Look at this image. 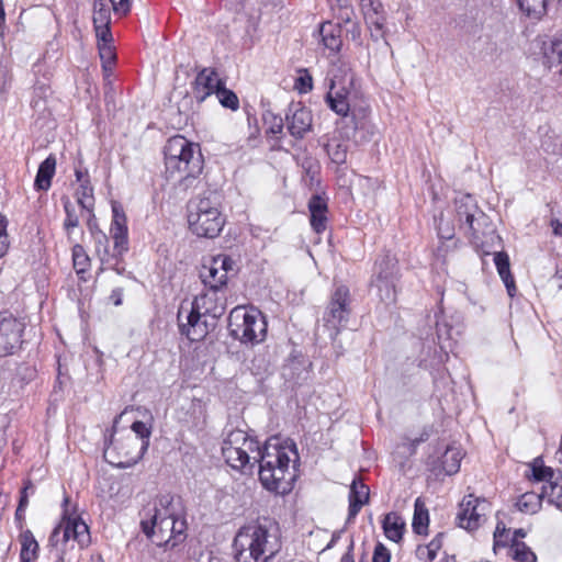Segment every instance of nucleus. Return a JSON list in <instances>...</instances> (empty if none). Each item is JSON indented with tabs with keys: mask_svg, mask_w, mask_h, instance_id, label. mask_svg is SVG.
Here are the masks:
<instances>
[{
	"mask_svg": "<svg viewBox=\"0 0 562 562\" xmlns=\"http://www.w3.org/2000/svg\"><path fill=\"white\" fill-rule=\"evenodd\" d=\"M139 446L137 438H134L131 434L120 437V438H113V435L111 436V439L109 443L104 448V459L106 462L112 464L113 467L120 468V469H126L135 465L137 462H133L128 460V464H125V460L123 457L120 456L122 452H128L131 451H138Z\"/></svg>",
	"mask_w": 562,
	"mask_h": 562,
	"instance_id": "obj_16",
	"label": "nucleus"
},
{
	"mask_svg": "<svg viewBox=\"0 0 562 562\" xmlns=\"http://www.w3.org/2000/svg\"><path fill=\"white\" fill-rule=\"evenodd\" d=\"M95 34L98 37V46L100 44H110L112 41V34L110 31V24H94Z\"/></svg>",
	"mask_w": 562,
	"mask_h": 562,
	"instance_id": "obj_51",
	"label": "nucleus"
},
{
	"mask_svg": "<svg viewBox=\"0 0 562 562\" xmlns=\"http://www.w3.org/2000/svg\"><path fill=\"white\" fill-rule=\"evenodd\" d=\"M285 125L294 139H303L313 127L312 111L300 102L290 103L285 112Z\"/></svg>",
	"mask_w": 562,
	"mask_h": 562,
	"instance_id": "obj_13",
	"label": "nucleus"
},
{
	"mask_svg": "<svg viewBox=\"0 0 562 562\" xmlns=\"http://www.w3.org/2000/svg\"><path fill=\"white\" fill-rule=\"evenodd\" d=\"M182 513L180 503L170 495H162L156 502L153 508L145 510L140 521L143 532H148L158 520L170 519Z\"/></svg>",
	"mask_w": 562,
	"mask_h": 562,
	"instance_id": "obj_15",
	"label": "nucleus"
},
{
	"mask_svg": "<svg viewBox=\"0 0 562 562\" xmlns=\"http://www.w3.org/2000/svg\"><path fill=\"white\" fill-rule=\"evenodd\" d=\"M456 211L460 227L462 228L480 209L472 195L464 194L456 200Z\"/></svg>",
	"mask_w": 562,
	"mask_h": 562,
	"instance_id": "obj_29",
	"label": "nucleus"
},
{
	"mask_svg": "<svg viewBox=\"0 0 562 562\" xmlns=\"http://www.w3.org/2000/svg\"><path fill=\"white\" fill-rule=\"evenodd\" d=\"M326 150L333 162L337 165L346 162L348 146L345 143L334 139L326 145Z\"/></svg>",
	"mask_w": 562,
	"mask_h": 562,
	"instance_id": "obj_43",
	"label": "nucleus"
},
{
	"mask_svg": "<svg viewBox=\"0 0 562 562\" xmlns=\"http://www.w3.org/2000/svg\"><path fill=\"white\" fill-rule=\"evenodd\" d=\"M543 64L551 68L562 63V35L544 42L542 46Z\"/></svg>",
	"mask_w": 562,
	"mask_h": 562,
	"instance_id": "obj_33",
	"label": "nucleus"
},
{
	"mask_svg": "<svg viewBox=\"0 0 562 562\" xmlns=\"http://www.w3.org/2000/svg\"><path fill=\"white\" fill-rule=\"evenodd\" d=\"M311 226L317 233L325 232L327 227V202L321 195H313L308 202Z\"/></svg>",
	"mask_w": 562,
	"mask_h": 562,
	"instance_id": "obj_22",
	"label": "nucleus"
},
{
	"mask_svg": "<svg viewBox=\"0 0 562 562\" xmlns=\"http://www.w3.org/2000/svg\"><path fill=\"white\" fill-rule=\"evenodd\" d=\"M64 209L66 213V218L64 221V229L66 231L67 237L71 239L72 229L78 227L79 225V216L76 213V209L74 204L69 201V199H64Z\"/></svg>",
	"mask_w": 562,
	"mask_h": 562,
	"instance_id": "obj_42",
	"label": "nucleus"
},
{
	"mask_svg": "<svg viewBox=\"0 0 562 562\" xmlns=\"http://www.w3.org/2000/svg\"><path fill=\"white\" fill-rule=\"evenodd\" d=\"M532 479L536 482H543L544 484H554V471L544 467L540 459H536L531 465Z\"/></svg>",
	"mask_w": 562,
	"mask_h": 562,
	"instance_id": "obj_41",
	"label": "nucleus"
},
{
	"mask_svg": "<svg viewBox=\"0 0 562 562\" xmlns=\"http://www.w3.org/2000/svg\"><path fill=\"white\" fill-rule=\"evenodd\" d=\"M391 555L389 550L382 544L379 543L375 546L372 562H390Z\"/></svg>",
	"mask_w": 562,
	"mask_h": 562,
	"instance_id": "obj_59",
	"label": "nucleus"
},
{
	"mask_svg": "<svg viewBox=\"0 0 562 562\" xmlns=\"http://www.w3.org/2000/svg\"><path fill=\"white\" fill-rule=\"evenodd\" d=\"M55 170L56 158L54 155H49L38 167L34 181V187L37 191H47L50 188Z\"/></svg>",
	"mask_w": 562,
	"mask_h": 562,
	"instance_id": "obj_27",
	"label": "nucleus"
},
{
	"mask_svg": "<svg viewBox=\"0 0 562 562\" xmlns=\"http://www.w3.org/2000/svg\"><path fill=\"white\" fill-rule=\"evenodd\" d=\"M542 495H546L549 503L555 505L562 510V484L555 482L554 484H543Z\"/></svg>",
	"mask_w": 562,
	"mask_h": 562,
	"instance_id": "obj_46",
	"label": "nucleus"
},
{
	"mask_svg": "<svg viewBox=\"0 0 562 562\" xmlns=\"http://www.w3.org/2000/svg\"><path fill=\"white\" fill-rule=\"evenodd\" d=\"M351 550H352V546H350L349 551H348V552H346V553L342 555V558H341L340 562H355V561H353V557H352V554H351Z\"/></svg>",
	"mask_w": 562,
	"mask_h": 562,
	"instance_id": "obj_64",
	"label": "nucleus"
},
{
	"mask_svg": "<svg viewBox=\"0 0 562 562\" xmlns=\"http://www.w3.org/2000/svg\"><path fill=\"white\" fill-rule=\"evenodd\" d=\"M9 248V240L7 234V221L0 214V258L3 257Z\"/></svg>",
	"mask_w": 562,
	"mask_h": 562,
	"instance_id": "obj_54",
	"label": "nucleus"
},
{
	"mask_svg": "<svg viewBox=\"0 0 562 562\" xmlns=\"http://www.w3.org/2000/svg\"><path fill=\"white\" fill-rule=\"evenodd\" d=\"M267 321L257 308L235 307L228 318L229 334L241 344H260L267 336Z\"/></svg>",
	"mask_w": 562,
	"mask_h": 562,
	"instance_id": "obj_5",
	"label": "nucleus"
},
{
	"mask_svg": "<svg viewBox=\"0 0 562 562\" xmlns=\"http://www.w3.org/2000/svg\"><path fill=\"white\" fill-rule=\"evenodd\" d=\"M364 20L370 30L372 40L379 41L384 38L386 34V18L384 12L379 14H370V16L364 18Z\"/></svg>",
	"mask_w": 562,
	"mask_h": 562,
	"instance_id": "obj_38",
	"label": "nucleus"
},
{
	"mask_svg": "<svg viewBox=\"0 0 562 562\" xmlns=\"http://www.w3.org/2000/svg\"><path fill=\"white\" fill-rule=\"evenodd\" d=\"M361 9L363 11L364 18L370 16V14H379L383 13V4L380 0H360Z\"/></svg>",
	"mask_w": 562,
	"mask_h": 562,
	"instance_id": "obj_50",
	"label": "nucleus"
},
{
	"mask_svg": "<svg viewBox=\"0 0 562 562\" xmlns=\"http://www.w3.org/2000/svg\"><path fill=\"white\" fill-rule=\"evenodd\" d=\"M77 542L80 547L87 546L90 535L87 524L80 518H66L53 530L49 536L50 553L56 557V562H61L69 541Z\"/></svg>",
	"mask_w": 562,
	"mask_h": 562,
	"instance_id": "obj_7",
	"label": "nucleus"
},
{
	"mask_svg": "<svg viewBox=\"0 0 562 562\" xmlns=\"http://www.w3.org/2000/svg\"><path fill=\"white\" fill-rule=\"evenodd\" d=\"M370 496V491L368 485H366L361 477L356 476L349 490V508H348V521L353 520L362 506L368 504Z\"/></svg>",
	"mask_w": 562,
	"mask_h": 562,
	"instance_id": "obj_21",
	"label": "nucleus"
},
{
	"mask_svg": "<svg viewBox=\"0 0 562 562\" xmlns=\"http://www.w3.org/2000/svg\"><path fill=\"white\" fill-rule=\"evenodd\" d=\"M442 547V533L437 535L427 546L428 560L434 561Z\"/></svg>",
	"mask_w": 562,
	"mask_h": 562,
	"instance_id": "obj_57",
	"label": "nucleus"
},
{
	"mask_svg": "<svg viewBox=\"0 0 562 562\" xmlns=\"http://www.w3.org/2000/svg\"><path fill=\"white\" fill-rule=\"evenodd\" d=\"M438 235H439L440 238L450 239L454 235L453 228H450L448 225L445 227L443 226V221L440 220V222L438 224Z\"/></svg>",
	"mask_w": 562,
	"mask_h": 562,
	"instance_id": "obj_61",
	"label": "nucleus"
},
{
	"mask_svg": "<svg viewBox=\"0 0 562 562\" xmlns=\"http://www.w3.org/2000/svg\"><path fill=\"white\" fill-rule=\"evenodd\" d=\"M508 533V530L506 529L505 525L503 522H498L496 526V529L494 531V551L501 547L505 548L507 547V542H502V538L505 537V535Z\"/></svg>",
	"mask_w": 562,
	"mask_h": 562,
	"instance_id": "obj_56",
	"label": "nucleus"
},
{
	"mask_svg": "<svg viewBox=\"0 0 562 562\" xmlns=\"http://www.w3.org/2000/svg\"><path fill=\"white\" fill-rule=\"evenodd\" d=\"M77 202L81 205L82 209L91 212L94 204L93 198V189L88 183H81L79 189L77 190Z\"/></svg>",
	"mask_w": 562,
	"mask_h": 562,
	"instance_id": "obj_44",
	"label": "nucleus"
},
{
	"mask_svg": "<svg viewBox=\"0 0 562 562\" xmlns=\"http://www.w3.org/2000/svg\"><path fill=\"white\" fill-rule=\"evenodd\" d=\"M21 562H34L38 557V543L31 530H25L20 536Z\"/></svg>",
	"mask_w": 562,
	"mask_h": 562,
	"instance_id": "obj_32",
	"label": "nucleus"
},
{
	"mask_svg": "<svg viewBox=\"0 0 562 562\" xmlns=\"http://www.w3.org/2000/svg\"><path fill=\"white\" fill-rule=\"evenodd\" d=\"M398 267L395 256L386 252L382 255L374 266L375 280H395L397 281Z\"/></svg>",
	"mask_w": 562,
	"mask_h": 562,
	"instance_id": "obj_24",
	"label": "nucleus"
},
{
	"mask_svg": "<svg viewBox=\"0 0 562 562\" xmlns=\"http://www.w3.org/2000/svg\"><path fill=\"white\" fill-rule=\"evenodd\" d=\"M508 554L518 562H536L537 557L531 549L522 541L510 539V548Z\"/></svg>",
	"mask_w": 562,
	"mask_h": 562,
	"instance_id": "obj_36",
	"label": "nucleus"
},
{
	"mask_svg": "<svg viewBox=\"0 0 562 562\" xmlns=\"http://www.w3.org/2000/svg\"><path fill=\"white\" fill-rule=\"evenodd\" d=\"M111 12L105 0H94L93 24H110Z\"/></svg>",
	"mask_w": 562,
	"mask_h": 562,
	"instance_id": "obj_45",
	"label": "nucleus"
},
{
	"mask_svg": "<svg viewBox=\"0 0 562 562\" xmlns=\"http://www.w3.org/2000/svg\"><path fill=\"white\" fill-rule=\"evenodd\" d=\"M371 285L376 290V296L380 302L386 306L396 302V281L395 280H375L372 279Z\"/></svg>",
	"mask_w": 562,
	"mask_h": 562,
	"instance_id": "obj_30",
	"label": "nucleus"
},
{
	"mask_svg": "<svg viewBox=\"0 0 562 562\" xmlns=\"http://www.w3.org/2000/svg\"><path fill=\"white\" fill-rule=\"evenodd\" d=\"M255 464H259V479L269 491L285 494L293 487L295 463L299 454L293 442H281L279 438L269 439L263 448L259 447L257 456H252Z\"/></svg>",
	"mask_w": 562,
	"mask_h": 562,
	"instance_id": "obj_1",
	"label": "nucleus"
},
{
	"mask_svg": "<svg viewBox=\"0 0 562 562\" xmlns=\"http://www.w3.org/2000/svg\"><path fill=\"white\" fill-rule=\"evenodd\" d=\"M349 92L345 89H336L335 82L331 81L330 90L326 94V103L336 114L342 116L341 123L345 124L344 136L351 138L357 131L355 115L349 116L350 104L348 100Z\"/></svg>",
	"mask_w": 562,
	"mask_h": 562,
	"instance_id": "obj_12",
	"label": "nucleus"
},
{
	"mask_svg": "<svg viewBox=\"0 0 562 562\" xmlns=\"http://www.w3.org/2000/svg\"><path fill=\"white\" fill-rule=\"evenodd\" d=\"M72 262L78 274L87 272L90 267V257L80 244L72 246Z\"/></svg>",
	"mask_w": 562,
	"mask_h": 562,
	"instance_id": "obj_40",
	"label": "nucleus"
},
{
	"mask_svg": "<svg viewBox=\"0 0 562 562\" xmlns=\"http://www.w3.org/2000/svg\"><path fill=\"white\" fill-rule=\"evenodd\" d=\"M259 443L241 429L227 432L222 443V456L234 470L251 471L255 468L252 456H257Z\"/></svg>",
	"mask_w": 562,
	"mask_h": 562,
	"instance_id": "obj_6",
	"label": "nucleus"
},
{
	"mask_svg": "<svg viewBox=\"0 0 562 562\" xmlns=\"http://www.w3.org/2000/svg\"><path fill=\"white\" fill-rule=\"evenodd\" d=\"M186 529L187 522L182 513H180L170 519L158 520V522L153 526V529L144 533L149 538H156L158 544H169L175 540L171 543V547H173L177 544L178 538L184 535Z\"/></svg>",
	"mask_w": 562,
	"mask_h": 562,
	"instance_id": "obj_14",
	"label": "nucleus"
},
{
	"mask_svg": "<svg viewBox=\"0 0 562 562\" xmlns=\"http://www.w3.org/2000/svg\"><path fill=\"white\" fill-rule=\"evenodd\" d=\"M542 497H546L542 492L540 494L525 493L519 497L516 506L522 513L535 514L540 508Z\"/></svg>",
	"mask_w": 562,
	"mask_h": 562,
	"instance_id": "obj_39",
	"label": "nucleus"
},
{
	"mask_svg": "<svg viewBox=\"0 0 562 562\" xmlns=\"http://www.w3.org/2000/svg\"><path fill=\"white\" fill-rule=\"evenodd\" d=\"M323 45L330 52L337 53L342 44L341 27L338 23L324 22L319 27Z\"/></svg>",
	"mask_w": 562,
	"mask_h": 562,
	"instance_id": "obj_26",
	"label": "nucleus"
},
{
	"mask_svg": "<svg viewBox=\"0 0 562 562\" xmlns=\"http://www.w3.org/2000/svg\"><path fill=\"white\" fill-rule=\"evenodd\" d=\"M115 14L126 15L131 10L130 0H109Z\"/></svg>",
	"mask_w": 562,
	"mask_h": 562,
	"instance_id": "obj_58",
	"label": "nucleus"
},
{
	"mask_svg": "<svg viewBox=\"0 0 562 562\" xmlns=\"http://www.w3.org/2000/svg\"><path fill=\"white\" fill-rule=\"evenodd\" d=\"M494 263L496 266L497 272L503 280L507 292L510 296H514V292L516 291L515 280L510 273V263L509 257L504 251H498L494 254Z\"/></svg>",
	"mask_w": 562,
	"mask_h": 562,
	"instance_id": "obj_28",
	"label": "nucleus"
},
{
	"mask_svg": "<svg viewBox=\"0 0 562 562\" xmlns=\"http://www.w3.org/2000/svg\"><path fill=\"white\" fill-rule=\"evenodd\" d=\"M553 234L555 236L562 237V221L554 218L550 223Z\"/></svg>",
	"mask_w": 562,
	"mask_h": 562,
	"instance_id": "obj_63",
	"label": "nucleus"
},
{
	"mask_svg": "<svg viewBox=\"0 0 562 562\" xmlns=\"http://www.w3.org/2000/svg\"><path fill=\"white\" fill-rule=\"evenodd\" d=\"M265 122L267 124H269V127H268L269 133L281 134L283 132L285 119L283 120L281 116L271 114L270 121H268V119L265 117Z\"/></svg>",
	"mask_w": 562,
	"mask_h": 562,
	"instance_id": "obj_53",
	"label": "nucleus"
},
{
	"mask_svg": "<svg viewBox=\"0 0 562 562\" xmlns=\"http://www.w3.org/2000/svg\"><path fill=\"white\" fill-rule=\"evenodd\" d=\"M223 85L224 83L222 82V80L218 78L217 74L214 70L210 68H204L195 77L193 88L194 98L199 102H202L210 94L216 93Z\"/></svg>",
	"mask_w": 562,
	"mask_h": 562,
	"instance_id": "obj_20",
	"label": "nucleus"
},
{
	"mask_svg": "<svg viewBox=\"0 0 562 562\" xmlns=\"http://www.w3.org/2000/svg\"><path fill=\"white\" fill-rule=\"evenodd\" d=\"M405 526L404 519L395 512L387 513L382 520L385 537L396 543L403 539Z\"/></svg>",
	"mask_w": 562,
	"mask_h": 562,
	"instance_id": "obj_25",
	"label": "nucleus"
},
{
	"mask_svg": "<svg viewBox=\"0 0 562 562\" xmlns=\"http://www.w3.org/2000/svg\"><path fill=\"white\" fill-rule=\"evenodd\" d=\"M98 47L104 71L112 70L116 59L114 48L111 44H100Z\"/></svg>",
	"mask_w": 562,
	"mask_h": 562,
	"instance_id": "obj_48",
	"label": "nucleus"
},
{
	"mask_svg": "<svg viewBox=\"0 0 562 562\" xmlns=\"http://www.w3.org/2000/svg\"><path fill=\"white\" fill-rule=\"evenodd\" d=\"M30 488H33V485L31 482H27L21 492V497H20V502L18 505V507H20V512H25V508L27 507V504H29L27 491Z\"/></svg>",
	"mask_w": 562,
	"mask_h": 562,
	"instance_id": "obj_60",
	"label": "nucleus"
},
{
	"mask_svg": "<svg viewBox=\"0 0 562 562\" xmlns=\"http://www.w3.org/2000/svg\"><path fill=\"white\" fill-rule=\"evenodd\" d=\"M516 2L530 19L540 20L547 13L548 0H516Z\"/></svg>",
	"mask_w": 562,
	"mask_h": 562,
	"instance_id": "obj_35",
	"label": "nucleus"
},
{
	"mask_svg": "<svg viewBox=\"0 0 562 562\" xmlns=\"http://www.w3.org/2000/svg\"><path fill=\"white\" fill-rule=\"evenodd\" d=\"M218 102L227 109L236 111L239 108V100L237 95L232 91L225 88L223 85L221 89L215 93Z\"/></svg>",
	"mask_w": 562,
	"mask_h": 562,
	"instance_id": "obj_47",
	"label": "nucleus"
},
{
	"mask_svg": "<svg viewBox=\"0 0 562 562\" xmlns=\"http://www.w3.org/2000/svg\"><path fill=\"white\" fill-rule=\"evenodd\" d=\"M462 228L467 231L475 243L482 241L483 236L494 233L490 217L481 210Z\"/></svg>",
	"mask_w": 562,
	"mask_h": 562,
	"instance_id": "obj_23",
	"label": "nucleus"
},
{
	"mask_svg": "<svg viewBox=\"0 0 562 562\" xmlns=\"http://www.w3.org/2000/svg\"><path fill=\"white\" fill-rule=\"evenodd\" d=\"M485 502H480L477 498H473L469 495L463 498L460 505V513L458 514L459 526L467 530H475L485 520V514L483 507Z\"/></svg>",
	"mask_w": 562,
	"mask_h": 562,
	"instance_id": "obj_18",
	"label": "nucleus"
},
{
	"mask_svg": "<svg viewBox=\"0 0 562 562\" xmlns=\"http://www.w3.org/2000/svg\"><path fill=\"white\" fill-rule=\"evenodd\" d=\"M110 300L115 306H120L123 302V289L115 288L110 294Z\"/></svg>",
	"mask_w": 562,
	"mask_h": 562,
	"instance_id": "obj_62",
	"label": "nucleus"
},
{
	"mask_svg": "<svg viewBox=\"0 0 562 562\" xmlns=\"http://www.w3.org/2000/svg\"><path fill=\"white\" fill-rule=\"evenodd\" d=\"M269 361L265 358V356H256L251 361L249 369L254 374H261L268 370Z\"/></svg>",
	"mask_w": 562,
	"mask_h": 562,
	"instance_id": "obj_52",
	"label": "nucleus"
},
{
	"mask_svg": "<svg viewBox=\"0 0 562 562\" xmlns=\"http://www.w3.org/2000/svg\"><path fill=\"white\" fill-rule=\"evenodd\" d=\"M351 314V296L348 286L338 285L329 297L323 314L324 326L329 329V336L335 339L340 329L347 324Z\"/></svg>",
	"mask_w": 562,
	"mask_h": 562,
	"instance_id": "obj_8",
	"label": "nucleus"
},
{
	"mask_svg": "<svg viewBox=\"0 0 562 562\" xmlns=\"http://www.w3.org/2000/svg\"><path fill=\"white\" fill-rule=\"evenodd\" d=\"M233 547L236 562H269L281 549L279 526L269 518L251 521L239 528Z\"/></svg>",
	"mask_w": 562,
	"mask_h": 562,
	"instance_id": "obj_2",
	"label": "nucleus"
},
{
	"mask_svg": "<svg viewBox=\"0 0 562 562\" xmlns=\"http://www.w3.org/2000/svg\"><path fill=\"white\" fill-rule=\"evenodd\" d=\"M91 235L94 241L95 254L99 251V249H102L110 245L106 234H104L101 229H93L91 227Z\"/></svg>",
	"mask_w": 562,
	"mask_h": 562,
	"instance_id": "obj_55",
	"label": "nucleus"
},
{
	"mask_svg": "<svg viewBox=\"0 0 562 562\" xmlns=\"http://www.w3.org/2000/svg\"><path fill=\"white\" fill-rule=\"evenodd\" d=\"M95 255L101 261L100 271H103L104 269H112L116 271L119 274H122L124 272V267H120L123 262V256H115L114 248L111 252L110 245L102 249H99V251Z\"/></svg>",
	"mask_w": 562,
	"mask_h": 562,
	"instance_id": "obj_34",
	"label": "nucleus"
},
{
	"mask_svg": "<svg viewBox=\"0 0 562 562\" xmlns=\"http://www.w3.org/2000/svg\"><path fill=\"white\" fill-rule=\"evenodd\" d=\"M294 87L300 93H307L313 89V78L307 69L300 70Z\"/></svg>",
	"mask_w": 562,
	"mask_h": 562,
	"instance_id": "obj_49",
	"label": "nucleus"
},
{
	"mask_svg": "<svg viewBox=\"0 0 562 562\" xmlns=\"http://www.w3.org/2000/svg\"><path fill=\"white\" fill-rule=\"evenodd\" d=\"M164 154L166 178L177 180L181 190L195 188L204 167L200 145L176 135L168 139Z\"/></svg>",
	"mask_w": 562,
	"mask_h": 562,
	"instance_id": "obj_3",
	"label": "nucleus"
},
{
	"mask_svg": "<svg viewBox=\"0 0 562 562\" xmlns=\"http://www.w3.org/2000/svg\"><path fill=\"white\" fill-rule=\"evenodd\" d=\"M151 422H153V416L150 414H148L147 422L135 420L132 423L131 429L135 434V436H133V437L137 438L139 450L131 451V453L122 452L120 458L123 457L124 460L126 459V461H124L125 464L126 463L128 464V460L133 461V462H138L144 457L145 452L147 451V449L149 447V439L151 436V428H153Z\"/></svg>",
	"mask_w": 562,
	"mask_h": 562,
	"instance_id": "obj_19",
	"label": "nucleus"
},
{
	"mask_svg": "<svg viewBox=\"0 0 562 562\" xmlns=\"http://www.w3.org/2000/svg\"><path fill=\"white\" fill-rule=\"evenodd\" d=\"M234 260L224 254L212 257L200 270V278L205 286L216 292L227 284L228 273L234 270Z\"/></svg>",
	"mask_w": 562,
	"mask_h": 562,
	"instance_id": "obj_11",
	"label": "nucleus"
},
{
	"mask_svg": "<svg viewBox=\"0 0 562 562\" xmlns=\"http://www.w3.org/2000/svg\"><path fill=\"white\" fill-rule=\"evenodd\" d=\"M462 453L458 448L448 447L441 458L442 469L448 475L457 473L460 469Z\"/></svg>",
	"mask_w": 562,
	"mask_h": 562,
	"instance_id": "obj_37",
	"label": "nucleus"
},
{
	"mask_svg": "<svg viewBox=\"0 0 562 562\" xmlns=\"http://www.w3.org/2000/svg\"><path fill=\"white\" fill-rule=\"evenodd\" d=\"M112 223L110 234L113 239L115 256H124L128 250V229L126 215L119 203L112 204Z\"/></svg>",
	"mask_w": 562,
	"mask_h": 562,
	"instance_id": "obj_17",
	"label": "nucleus"
},
{
	"mask_svg": "<svg viewBox=\"0 0 562 562\" xmlns=\"http://www.w3.org/2000/svg\"><path fill=\"white\" fill-rule=\"evenodd\" d=\"M206 294L199 295L194 299L191 308L187 311L186 322H183L184 308L181 307L178 312L180 333L191 341H199L207 334V325L202 317L212 313V310L206 306Z\"/></svg>",
	"mask_w": 562,
	"mask_h": 562,
	"instance_id": "obj_9",
	"label": "nucleus"
},
{
	"mask_svg": "<svg viewBox=\"0 0 562 562\" xmlns=\"http://www.w3.org/2000/svg\"><path fill=\"white\" fill-rule=\"evenodd\" d=\"M429 525V514L424 501L418 497L414 504V516L412 528L417 535H427Z\"/></svg>",
	"mask_w": 562,
	"mask_h": 562,
	"instance_id": "obj_31",
	"label": "nucleus"
},
{
	"mask_svg": "<svg viewBox=\"0 0 562 562\" xmlns=\"http://www.w3.org/2000/svg\"><path fill=\"white\" fill-rule=\"evenodd\" d=\"M188 223L196 236L214 238L222 232L225 218L216 202L210 198H196L188 204Z\"/></svg>",
	"mask_w": 562,
	"mask_h": 562,
	"instance_id": "obj_4",
	"label": "nucleus"
},
{
	"mask_svg": "<svg viewBox=\"0 0 562 562\" xmlns=\"http://www.w3.org/2000/svg\"><path fill=\"white\" fill-rule=\"evenodd\" d=\"M25 326L23 318L9 311L0 312V357L12 356L21 349Z\"/></svg>",
	"mask_w": 562,
	"mask_h": 562,
	"instance_id": "obj_10",
	"label": "nucleus"
}]
</instances>
